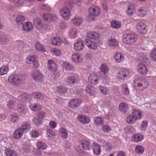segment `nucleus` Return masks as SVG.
Instances as JSON below:
<instances>
[{"label": "nucleus", "mask_w": 156, "mask_h": 156, "mask_svg": "<svg viewBox=\"0 0 156 156\" xmlns=\"http://www.w3.org/2000/svg\"><path fill=\"white\" fill-rule=\"evenodd\" d=\"M24 77L17 74H12L8 77V80L11 83L13 84H18L22 83L25 80Z\"/></svg>", "instance_id": "nucleus-1"}, {"label": "nucleus", "mask_w": 156, "mask_h": 156, "mask_svg": "<svg viewBox=\"0 0 156 156\" xmlns=\"http://www.w3.org/2000/svg\"><path fill=\"white\" fill-rule=\"evenodd\" d=\"M137 36L133 34H124L122 37V41L127 45H130L135 42L137 40Z\"/></svg>", "instance_id": "nucleus-2"}, {"label": "nucleus", "mask_w": 156, "mask_h": 156, "mask_svg": "<svg viewBox=\"0 0 156 156\" xmlns=\"http://www.w3.org/2000/svg\"><path fill=\"white\" fill-rule=\"evenodd\" d=\"M32 78L36 82H42L44 80V75L38 70H35L30 73Z\"/></svg>", "instance_id": "nucleus-3"}, {"label": "nucleus", "mask_w": 156, "mask_h": 156, "mask_svg": "<svg viewBox=\"0 0 156 156\" xmlns=\"http://www.w3.org/2000/svg\"><path fill=\"white\" fill-rule=\"evenodd\" d=\"M88 12L89 13L88 17H96L98 16L100 14L101 10L98 6L92 5L88 8Z\"/></svg>", "instance_id": "nucleus-4"}, {"label": "nucleus", "mask_w": 156, "mask_h": 156, "mask_svg": "<svg viewBox=\"0 0 156 156\" xmlns=\"http://www.w3.org/2000/svg\"><path fill=\"white\" fill-rule=\"evenodd\" d=\"M26 63L29 64H32L35 68H37L39 66L38 59L34 55H29L27 56L25 59Z\"/></svg>", "instance_id": "nucleus-5"}, {"label": "nucleus", "mask_w": 156, "mask_h": 156, "mask_svg": "<svg viewBox=\"0 0 156 156\" xmlns=\"http://www.w3.org/2000/svg\"><path fill=\"white\" fill-rule=\"evenodd\" d=\"M135 86L138 87L141 90L146 89L148 86L149 83L145 80L136 79L135 80Z\"/></svg>", "instance_id": "nucleus-6"}, {"label": "nucleus", "mask_w": 156, "mask_h": 156, "mask_svg": "<svg viewBox=\"0 0 156 156\" xmlns=\"http://www.w3.org/2000/svg\"><path fill=\"white\" fill-rule=\"evenodd\" d=\"M17 99L12 96L6 99V105L10 110H15L16 109L15 103Z\"/></svg>", "instance_id": "nucleus-7"}, {"label": "nucleus", "mask_w": 156, "mask_h": 156, "mask_svg": "<svg viewBox=\"0 0 156 156\" xmlns=\"http://www.w3.org/2000/svg\"><path fill=\"white\" fill-rule=\"evenodd\" d=\"M117 77L122 80H125L130 77V72L127 69H123L119 71L117 75Z\"/></svg>", "instance_id": "nucleus-8"}, {"label": "nucleus", "mask_w": 156, "mask_h": 156, "mask_svg": "<svg viewBox=\"0 0 156 156\" xmlns=\"http://www.w3.org/2000/svg\"><path fill=\"white\" fill-rule=\"evenodd\" d=\"M33 22L36 28L39 30H47L48 29L47 25L46 24H42L39 19L37 18L34 19Z\"/></svg>", "instance_id": "nucleus-9"}, {"label": "nucleus", "mask_w": 156, "mask_h": 156, "mask_svg": "<svg viewBox=\"0 0 156 156\" xmlns=\"http://www.w3.org/2000/svg\"><path fill=\"white\" fill-rule=\"evenodd\" d=\"M80 80V79L77 75L68 76L66 80V82L71 86L78 83Z\"/></svg>", "instance_id": "nucleus-10"}, {"label": "nucleus", "mask_w": 156, "mask_h": 156, "mask_svg": "<svg viewBox=\"0 0 156 156\" xmlns=\"http://www.w3.org/2000/svg\"><path fill=\"white\" fill-rule=\"evenodd\" d=\"M88 80L89 82L93 85H97L100 81V78L96 74L92 73L89 76Z\"/></svg>", "instance_id": "nucleus-11"}, {"label": "nucleus", "mask_w": 156, "mask_h": 156, "mask_svg": "<svg viewBox=\"0 0 156 156\" xmlns=\"http://www.w3.org/2000/svg\"><path fill=\"white\" fill-rule=\"evenodd\" d=\"M60 13L63 18L65 20H68L70 18V11L67 8H62L60 10Z\"/></svg>", "instance_id": "nucleus-12"}, {"label": "nucleus", "mask_w": 156, "mask_h": 156, "mask_svg": "<svg viewBox=\"0 0 156 156\" xmlns=\"http://www.w3.org/2000/svg\"><path fill=\"white\" fill-rule=\"evenodd\" d=\"M85 47L83 41L81 39L77 40L74 44V49L76 51H81Z\"/></svg>", "instance_id": "nucleus-13"}, {"label": "nucleus", "mask_w": 156, "mask_h": 156, "mask_svg": "<svg viewBox=\"0 0 156 156\" xmlns=\"http://www.w3.org/2000/svg\"><path fill=\"white\" fill-rule=\"evenodd\" d=\"M84 42L87 46L90 49L95 50L98 48V45L97 43L89 39H85Z\"/></svg>", "instance_id": "nucleus-14"}, {"label": "nucleus", "mask_w": 156, "mask_h": 156, "mask_svg": "<svg viewBox=\"0 0 156 156\" xmlns=\"http://www.w3.org/2000/svg\"><path fill=\"white\" fill-rule=\"evenodd\" d=\"M137 70L140 74L145 75L148 73V69L147 66L142 63H139L137 66Z\"/></svg>", "instance_id": "nucleus-15"}, {"label": "nucleus", "mask_w": 156, "mask_h": 156, "mask_svg": "<svg viewBox=\"0 0 156 156\" xmlns=\"http://www.w3.org/2000/svg\"><path fill=\"white\" fill-rule=\"evenodd\" d=\"M71 58L73 62L77 63H81L83 60L82 55L78 53H75L72 54Z\"/></svg>", "instance_id": "nucleus-16"}, {"label": "nucleus", "mask_w": 156, "mask_h": 156, "mask_svg": "<svg viewBox=\"0 0 156 156\" xmlns=\"http://www.w3.org/2000/svg\"><path fill=\"white\" fill-rule=\"evenodd\" d=\"M146 28V25L143 22H140L136 24L137 31L141 34H144L147 33Z\"/></svg>", "instance_id": "nucleus-17"}, {"label": "nucleus", "mask_w": 156, "mask_h": 156, "mask_svg": "<svg viewBox=\"0 0 156 156\" xmlns=\"http://www.w3.org/2000/svg\"><path fill=\"white\" fill-rule=\"evenodd\" d=\"M16 110L21 114H26L28 111L27 108L26 106L22 103H18Z\"/></svg>", "instance_id": "nucleus-18"}, {"label": "nucleus", "mask_w": 156, "mask_h": 156, "mask_svg": "<svg viewBox=\"0 0 156 156\" xmlns=\"http://www.w3.org/2000/svg\"><path fill=\"white\" fill-rule=\"evenodd\" d=\"M47 67L50 71L53 72L54 73L56 72L57 69L56 64L52 60H49L48 61Z\"/></svg>", "instance_id": "nucleus-19"}, {"label": "nucleus", "mask_w": 156, "mask_h": 156, "mask_svg": "<svg viewBox=\"0 0 156 156\" xmlns=\"http://www.w3.org/2000/svg\"><path fill=\"white\" fill-rule=\"evenodd\" d=\"M86 36L89 38L93 40L98 39L101 37L97 32L94 31H89L86 33Z\"/></svg>", "instance_id": "nucleus-20"}, {"label": "nucleus", "mask_w": 156, "mask_h": 156, "mask_svg": "<svg viewBox=\"0 0 156 156\" xmlns=\"http://www.w3.org/2000/svg\"><path fill=\"white\" fill-rule=\"evenodd\" d=\"M131 114L137 121L140 120L143 116V113L140 110L136 109H133L132 110Z\"/></svg>", "instance_id": "nucleus-21"}, {"label": "nucleus", "mask_w": 156, "mask_h": 156, "mask_svg": "<svg viewBox=\"0 0 156 156\" xmlns=\"http://www.w3.org/2000/svg\"><path fill=\"white\" fill-rule=\"evenodd\" d=\"M92 146L94 154L96 155H100L101 153L100 145L94 142L92 144Z\"/></svg>", "instance_id": "nucleus-22"}, {"label": "nucleus", "mask_w": 156, "mask_h": 156, "mask_svg": "<svg viewBox=\"0 0 156 156\" xmlns=\"http://www.w3.org/2000/svg\"><path fill=\"white\" fill-rule=\"evenodd\" d=\"M63 68L65 70L69 71H74L75 68L72 64L68 62H63L62 64Z\"/></svg>", "instance_id": "nucleus-23"}, {"label": "nucleus", "mask_w": 156, "mask_h": 156, "mask_svg": "<svg viewBox=\"0 0 156 156\" xmlns=\"http://www.w3.org/2000/svg\"><path fill=\"white\" fill-rule=\"evenodd\" d=\"M23 133V130L20 128H18L14 130L12 136L14 138L18 139L22 136Z\"/></svg>", "instance_id": "nucleus-24"}, {"label": "nucleus", "mask_w": 156, "mask_h": 156, "mask_svg": "<svg viewBox=\"0 0 156 156\" xmlns=\"http://www.w3.org/2000/svg\"><path fill=\"white\" fill-rule=\"evenodd\" d=\"M82 103V101L80 99H76L70 101L68 105L69 107L74 108L78 106Z\"/></svg>", "instance_id": "nucleus-25"}, {"label": "nucleus", "mask_w": 156, "mask_h": 156, "mask_svg": "<svg viewBox=\"0 0 156 156\" xmlns=\"http://www.w3.org/2000/svg\"><path fill=\"white\" fill-rule=\"evenodd\" d=\"M83 19L81 17L79 16H74L71 20L72 23L76 26H79L82 24L83 22Z\"/></svg>", "instance_id": "nucleus-26"}, {"label": "nucleus", "mask_w": 156, "mask_h": 156, "mask_svg": "<svg viewBox=\"0 0 156 156\" xmlns=\"http://www.w3.org/2000/svg\"><path fill=\"white\" fill-rule=\"evenodd\" d=\"M34 27L32 23L30 22H26L23 24L22 26V30L25 31H29L32 30Z\"/></svg>", "instance_id": "nucleus-27"}, {"label": "nucleus", "mask_w": 156, "mask_h": 156, "mask_svg": "<svg viewBox=\"0 0 156 156\" xmlns=\"http://www.w3.org/2000/svg\"><path fill=\"white\" fill-rule=\"evenodd\" d=\"M144 138V136L140 134H133L131 137L132 141L134 142H138L141 141Z\"/></svg>", "instance_id": "nucleus-28"}, {"label": "nucleus", "mask_w": 156, "mask_h": 156, "mask_svg": "<svg viewBox=\"0 0 156 156\" xmlns=\"http://www.w3.org/2000/svg\"><path fill=\"white\" fill-rule=\"evenodd\" d=\"M86 92L90 95H94L96 94L95 88L91 85H88L85 88Z\"/></svg>", "instance_id": "nucleus-29"}, {"label": "nucleus", "mask_w": 156, "mask_h": 156, "mask_svg": "<svg viewBox=\"0 0 156 156\" xmlns=\"http://www.w3.org/2000/svg\"><path fill=\"white\" fill-rule=\"evenodd\" d=\"M80 144L82 148L85 150L90 151L92 148V145L87 140L82 141Z\"/></svg>", "instance_id": "nucleus-30"}, {"label": "nucleus", "mask_w": 156, "mask_h": 156, "mask_svg": "<svg viewBox=\"0 0 156 156\" xmlns=\"http://www.w3.org/2000/svg\"><path fill=\"white\" fill-rule=\"evenodd\" d=\"M115 61L117 62H120L124 59V56L122 53L121 52L115 53L113 56Z\"/></svg>", "instance_id": "nucleus-31"}, {"label": "nucleus", "mask_w": 156, "mask_h": 156, "mask_svg": "<svg viewBox=\"0 0 156 156\" xmlns=\"http://www.w3.org/2000/svg\"><path fill=\"white\" fill-rule=\"evenodd\" d=\"M119 109L122 112L124 113L128 112L129 110L128 105L124 102L122 103L119 105Z\"/></svg>", "instance_id": "nucleus-32"}, {"label": "nucleus", "mask_w": 156, "mask_h": 156, "mask_svg": "<svg viewBox=\"0 0 156 156\" xmlns=\"http://www.w3.org/2000/svg\"><path fill=\"white\" fill-rule=\"evenodd\" d=\"M77 118L80 122L83 124L88 123L90 122V118L85 115H79Z\"/></svg>", "instance_id": "nucleus-33"}, {"label": "nucleus", "mask_w": 156, "mask_h": 156, "mask_svg": "<svg viewBox=\"0 0 156 156\" xmlns=\"http://www.w3.org/2000/svg\"><path fill=\"white\" fill-rule=\"evenodd\" d=\"M106 44L108 46L110 47H115L118 46L119 42L115 38H111L107 40Z\"/></svg>", "instance_id": "nucleus-34"}, {"label": "nucleus", "mask_w": 156, "mask_h": 156, "mask_svg": "<svg viewBox=\"0 0 156 156\" xmlns=\"http://www.w3.org/2000/svg\"><path fill=\"white\" fill-rule=\"evenodd\" d=\"M29 107L32 111L34 112L37 111L41 109V105L37 103H30L29 104Z\"/></svg>", "instance_id": "nucleus-35"}, {"label": "nucleus", "mask_w": 156, "mask_h": 156, "mask_svg": "<svg viewBox=\"0 0 156 156\" xmlns=\"http://www.w3.org/2000/svg\"><path fill=\"white\" fill-rule=\"evenodd\" d=\"M31 128L30 124L27 122H23L20 128L23 130V132H27L29 131Z\"/></svg>", "instance_id": "nucleus-36"}, {"label": "nucleus", "mask_w": 156, "mask_h": 156, "mask_svg": "<svg viewBox=\"0 0 156 156\" xmlns=\"http://www.w3.org/2000/svg\"><path fill=\"white\" fill-rule=\"evenodd\" d=\"M79 30L76 28H70L68 31L69 36L75 38L79 34Z\"/></svg>", "instance_id": "nucleus-37"}, {"label": "nucleus", "mask_w": 156, "mask_h": 156, "mask_svg": "<svg viewBox=\"0 0 156 156\" xmlns=\"http://www.w3.org/2000/svg\"><path fill=\"white\" fill-rule=\"evenodd\" d=\"M51 44L55 46H60L62 42V40L58 37H54L51 40Z\"/></svg>", "instance_id": "nucleus-38"}, {"label": "nucleus", "mask_w": 156, "mask_h": 156, "mask_svg": "<svg viewBox=\"0 0 156 156\" xmlns=\"http://www.w3.org/2000/svg\"><path fill=\"white\" fill-rule=\"evenodd\" d=\"M63 84L62 82L61 83H57L56 90L57 92L62 93H65L67 91V89L63 87Z\"/></svg>", "instance_id": "nucleus-39"}, {"label": "nucleus", "mask_w": 156, "mask_h": 156, "mask_svg": "<svg viewBox=\"0 0 156 156\" xmlns=\"http://www.w3.org/2000/svg\"><path fill=\"white\" fill-rule=\"evenodd\" d=\"M42 18L44 20L50 21L52 20H55L57 19V16L55 15L52 16L50 14L44 13L42 16Z\"/></svg>", "instance_id": "nucleus-40"}, {"label": "nucleus", "mask_w": 156, "mask_h": 156, "mask_svg": "<svg viewBox=\"0 0 156 156\" xmlns=\"http://www.w3.org/2000/svg\"><path fill=\"white\" fill-rule=\"evenodd\" d=\"M9 120L12 123H16L19 121V118L18 115L16 113L11 114L9 117Z\"/></svg>", "instance_id": "nucleus-41"}, {"label": "nucleus", "mask_w": 156, "mask_h": 156, "mask_svg": "<svg viewBox=\"0 0 156 156\" xmlns=\"http://www.w3.org/2000/svg\"><path fill=\"white\" fill-rule=\"evenodd\" d=\"M137 59L140 61L146 62L148 58L147 54L140 53L137 54Z\"/></svg>", "instance_id": "nucleus-42"}, {"label": "nucleus", "mask_w": 156, "mask_h": 156, "mask_svg": "<svg viewBox=\"0 0 156 156\" xmlns=\"http://www.w3.org/2000/svg\"><path fill=\"white\" fill-rule=\"evenodd\" d=\"M59 134L63 139H66L68 136V132L65 128L61 127L58 130Z\"/></svg>", "instance_id": "nucleus-43"}, {"label": "nucleus", "mask_w": 156, "mask_h": 156, "mask_svg": "<svg viewBox=\"0 0 156 156\" xmlns=\"http://www.w3.org/2000/svg\"><path fill=\"white\" fill-rule=\"evenodd\" d=\"M121 92L124 95H128L129 93V87L126 84H124L121 85Z\"/></svg>", "instance_id": "nucleus-44"}, {"label": "nucleus", "mask_w": 156, "mask_h": 156, "mask_svg": "<svg viewBox=\"0 0 156 156\" xmlns=\"http://www.w3.org/2000/svg\"><path fill=\"white\" fill-rule=\"evenodd\" d=\"M55 134V132L51 129H48L46 132V136L48 140H54Z\"/></svg>", "instance_id": "nucleus-45"}, {"label": "nucleus", "mask_w": 156, "mask_h": 156, "mask_svg": "<svg viewBox=\"0 0 156 156\" xmlns=\"http://www.w3.org/2000/svg\"><path fill=\"white\" fill-rule=\"evenodd\" d=\"M126 121V122L129 124H134L137 121L131 113L127 117Z\"/></svg>", "instance_id": "nucleus-46"}, {"label": "nucleus", "mask_w": 156, "mask_h": 156, "mask_svg": "<svg viewBox=\"0 0 156 156\" xmlns=\"http://www.w3.org/2000/svg\"><path fill=\"white\" fill-rule=\"evenodd\" d=\"M34 96L37 99L41 101V103H43V101H44L45 100H46L47 98H48L46 96H44L43 94L38 92L35 93L34 94Z\"/></svg>", "instance_id": "nucleus-47"}, {"label": "nucleus", "mask_w": 156, "mask_h": 156, "mask_svg": "<svg viewBox=\"0 0 156 156\" xmlns=\"http://www.w3.org/2000/svg\"><path fill=\"white\" fill-rule=\"evenodd\" d=\"M35 47L36 50L38 51L43 52L46 51V49L39 42H37L35 43Z\"/></svg>", "instance_id": "nucleus-48"}, {"label": "nucleus", "mask_w": 156, "mask_h": 156, "mask_svg": "<svg viewBox=\"0 0 156 156\" xmlns=\"http://www.w3.org/2000/svg\"><path fill=\"white\" fill-rule=\"evenodd\" d=\"M5 154L6 156H17V155L15 151L9 148H5Z\"/></svg>", "instance_id": "nucleus-49"}, {"label": "nucleus", "mask_w": 156, "mask_h": 156, "mask_svg": "<svg viewBox=\"0 0 156 156\" xmlns=\"http://www.w3.org/2000/svg\"><path fill=\"white\" fill-rule=\"evenodd\" d=\"M50 52L51 54L53 55L56 56H60L62 55V51L55 48H53L50 50Z\"/></svg>", "instance_id": "nucleus-50"}, {"label": "nucleus", "mask_w": 156, "mask_h": 156, "mask_svg": "<svg viewBox=\"0 0 156 156\" xmlns=\"http://www.w3.org/2000/svg\"><path fill=\"white\" fill-rule=\"evenodd\" d=\"M36 145L38 149L42 150H46L48 147V145L45 143L41 141H38L36 144Z\"/></svg>", "instance_id": "nucleus-51"}, {"label": "nucleus", "mask_w": 156, "mask_h": 156, "mask_svg": "<svg viewBox=\"0 0 156 156\" xmlns=\"http://www.w3.org/2000/svg\"><path fill=\"white\" fill-rule=\"evenodd\" d=\"M9 70V67L6 66H4L0 67V76L7 74Z\"/></svg>", "instance_id": "nucleus-52"}, {"label": "nucleus", "mask_w": 156, "mask_h": 156, "mask_svg": "<svg viewBox=\"0 0 156 156\" xmlns=\"http://www.w3.org/2000/svg\"><path fill=\"white\" fill-rule=\"evenodd\" d=\"M111 27L115 29L119 28L121 26L120 22L115 20L112 21L110 23Z\"/></svg>", "instance_id": "nucleus-53"}, {"label": "nucleus", "mask_w": 156, "mask_h": 156, "mask_svg": "<svg viewBox=\"0 0 156 156\" xmlns=\"http://www.w3.org/2000/svg\"><path fill=\"white\" fill-rule=\"evenodd\" d=\"M135 150L136 153L139 154H142L144 151L143 147L140 145H137L135 147Z\"/></svg>", "instance_id": "nucleus-54"}, {"label": "nucleus", "mask_w": 156, "mask_h": 156, "mask_svg": "<svg viewBox=\"0 0 156 156\" xmlns=\"http://www.w3.org/2000/svg\"><path fill=\"white\" fill-rule=\"evenodd\" d=\"M139 15L140 16L143 17L146 15L148 12L147 8L145 7H143L139 9Z\"/></svg>", "instance_id": "nucleus-55"}, {"label": "nucleus", "mask_w": 156, "mask_h": 156, "mask_svg": "<svg viewBox=\"0 0 156 156\" xmlns=\"http://www.w3.org/2000/svg\"><path fill=\"white\" fill-rule=\"evenodd\" d=\"M135 8L134 6L132 4H130L128 6L127 12L129 15H131L134 12Z\"/></svg>", "instance_id": "nucleus-56"}, {"label": "nucleus", "mask_w": 156, "mask_h": 156, "mask_svg": "<svg viewBox=\"0 0 156 156\" xmlns=\"http://www.w3.org/2000/svg\"><path fill=\"white\" fill-rule=\"evenodd\" d=\"M25 20V17L22 15H18L16 16L15 21L17 23L20 25Z\"/></svg>", "instance_id": "nucleus-57"}, {"label": "nucleus", "mask_w": 156, "mask_h": 156, "mask_svg": "<svg viewBox=\"0 0 156 156\" xmlns=\"http://www.w3.org/2000/svg\"><path fill=\"white\" fill-rule=\"evenodd\" d=\"M27 95L26 93H23L18 97V100L23 102H26L28 100Z\"/></svg>", "instance_id": "nucleus-58"}, {"label": "nucleus", "mask_w": 156, "mask_h": 156, "mask_svg": "<svg viewBox=\"0 0 156 156\" xmlns=\"http://www.w3.org/2000/svg\"><path fill=\"white\" fill-rule=\"evenodd\" d=\"M148 126V122L146 120L143 121L140 125V128L141 130H144L147 129Z\"/></svg>", "instance_id": "nucleus-59"}, {"label": "nucleus", "mask_w": 156, "mask_h": 156, "mask_svg": "<svg viewBox=\"0 0 156 156\" xmlns=\"http://www.w3.org/2000/svg\"><path fill=\"white\" fill-rule=\"evenodd\" d=\"M151 59L154 61H156V48L152 49L150 54Z\"/></svg>", "instance_id": "nucleus-60"}, {"label": "nucleus", "mask_w": 156, "mask_h": 156, "mask_svg": "<svg viewBox=\"0 0 156 156\" xmlns=\"http://www.w3.org/2000/svg\"><path fill=\"white\" fill-rule=\"evenodd\" d=\"M101 71L104 74H107L108 73L109 69L107 66L104 64H102L100 67Z\"/></svg>", "instance_id": "nucleus-61"}, {"label": "nucleus", "mask_w": 156, "mask_h": 156, "mask_svg": "<svg viewBox=\"0 0 156 156\" xmlns=\"http://www.w3.org/2000/svg\"><path fill=\"white\" fill-rule=\"evenodd\" d=\"M30 134L32 137L36 138L39 136V133L38 131L35 130H32L30 132Z\"/></svg>", "instance_id": "nucleus-62"}, {"label": "nucleus", "mask_w": 156, "mask_h": 156, "mask_svg": "<svg viewBox=\"0 0 156 156\" xmlns=\"http://www.w3.org/2000/svg\"><path fill=\"white\" fill-rule=\"evenodd\" d=\"M7 43V40L3 34L0 35V44L5 45Z\"/></svg>", "instance_id": "nucleus-63"}, {"label": "nucleus", "mask_w": 156, "mask_h": 156, "mask_svg": "<svg viewBox=\"0 0 156 156\" xmlns=\"http://www.w3.org/2000/svg\"><path fill=\"white\" fill-rule=\"evenodd\" d=\"M99 89L101 92L104 94L107 95L109 93L108 88L104 86H100Z\"/></svg>", "instance_id": "nucleus-64"}]
</instances>
